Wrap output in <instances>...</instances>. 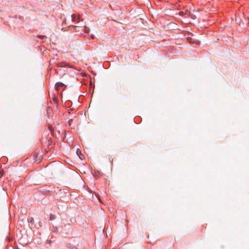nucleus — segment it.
Masks as SVG:
<instances>
[{"label":"nucleus","instance_id":"4","mask_svg":"<svg viewBox=\"0 0 249 249\" xmlns=\"http://www.w3.org/2000/svg\"><path fill=\"white\" fill-rule=\"evenodd\" d=\"M64 86L65 85L63 83L61 82H57L55 84V89L57 92H58L59 89Z\"/></svg>","mask_w":249,"mask_h":249},{"label":"nucleus","instance_id":"5","mask_svg":"<svg viewBox=\"0 0 249 249\" xmlns=\"http://www.w3.org/2000/svg\"><path fill=\"white\" fill-rule=\"evenodd\" d=\"M45 37V36H43V35H40V36H38V37L40 38V39H43Z\"/></svg>","mask_w":249,"mask_h":249},{"label":"nucleus","instance_id":"11","mask_svg":"<svg viewBox=\"0 0 249 249\" xmlns=\"http://www.w3.org/2000/svg\"><path fill=\"white\" fill-rule=\"evenodd\" d=\"M91 37L92 38H94V36L92 35V36H91Z\"/></svg>","mask_w":249,"mask_h":249},{"label":"nucleus","instance_id":"8","mask_svg":"<svg viewBox=\"0 0 249 249\" xmlns=\"http://www.w3.org/2000/svg\"><path fill=\"white\" fill-rule=\"evenodd\" d=\"M53 219H54V217H53V216L52 215H51V216H50V220H52Z\"/></svg>","mask_w":249,"mask_h":249},{"label":"nucleus","instance_id":"6","mask_svg":"<svg viewBox=\"0 0 249 249\" xmlns=\"http://www.w3.org/2000/svg\"><path fill=\"white\" fill-rule=\"evenodd\" d=\"M49 129L50 130L51 132L53 131V127L51 125L49 126Z\"/></svg>","mask_w":249,"mask_h":249},{"label":"nucleus","instance_id":"10","mask_svg":"<svg viewBox=\"0 0 249 249\" xmlns=\"http://www.w3.org/2000/svg\"><path fill=\"white\" fill-rule=\"evenodd\" d=\"M59 66H60V67H64V66L62 65V64H60L59 65Z\"/></svg>","mask_w":249,"mask_h":249},{"label":"nucleus","instance_id":"3","mask_svg":"<svg viewBox=\"0 0 249 249\" xmlns=\"http://www.w3.org/2000/svg\"><path fill=\"white\" fill-rule=\"evenodd\" d=\"M80 16L79 15H76L75 14H72L71 15V20L73 22H79L80 21Z\"/></svg>","mask_w":249,"mask_h":249},{"label":"nucleus","instance_id":"12","mask_svg":"<svg viewBox=\"0 0 249 249\" xmlns=\"http://www.w3.org/2000/svg\"><path fill=\"white\" fill-rule=\"evenodd\" d=\"M77 154H78V150L77 151Z\"/></svg>","mask_w":249,"mask_h":249},{"label":"nucleus","instance_id":"13","mask_svg":"<svg viewBox=\"0 0 249 249\" xmlns=\"http://www.w3.org/2000/svg\"><path fill=\"white\" fill-rule=\"evenodd\" d=\"M79 157L80 159H82V158L80 156H79Z\"/></svg>","mask_w":249,"mask_h":249},{"label":"nucleus","instance_id":"2","mask_svg":"<svg viewBox=\"0 0 249 249\" xmlns=\"http://www.w3.org/2000/svg\"><path fill=\"white\" fill-rule=\"evenodd\" d=\"M73 27L75 31L76 32H81V31H84L85 33H88L89 32V29L86 26L79 27L78 26H73Z\"/></svg>","mask_w":249,"mask_h":249},{"label":"nucleus","instance_id":"7","mask_svg":"<svg viewBox=\"0 0 249 249\" xmlns=\"http://www.w3.org/2000/svg\"><path fill=\"white\" fill-rule=\"evenodd\" d=\"M184 15V13L183 12H179V15L181 16H183Z\"/></svg>","mask_w":249,"mask_h":249},{"label":"nucleus","instance_id":"9","mask_svg":"<svg viewBox=\"0 0 249 249\" xmlns=\"http://www.w3.org/2000/svg\"><path fill=\"white\" fill-rule=\"evenodd\" d=\"M2 176V174L0 172V178Z\"/></svg>","mask_w":249,"mask_h":249},{"label":"nucleus","instance_id":"1","mask_svg":"<svg viewBox=\"0 0 249 249\" xmlns=\"http://www.w3.org/2000/svg\"><path fill=\"white\" fill-rule=\"evenodd\" d=\"M141 23L143 25V26L141 25V29H144L145 30L152 29V28H150V25L152 24L151 20H148V21H146L142 18H141Z\"/></svg>","mask_w":249,"mask_h":249}]
</instances>
